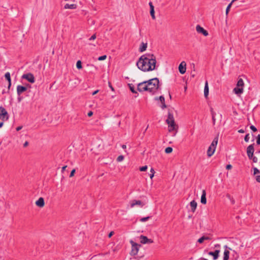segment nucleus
Listing matches in <instances>:
<instances>
[{"mask_svg": "<svg viewBox=\"0 0 260 260\" xmlns=\"http://www.w3.org/2000/svg\"><path fill=\"white\" fill-rule=\"evenodd\" d=\"M155 56L152 53H145L139 58L137 62L138 68L143 72L152 71L156 69Z\"/></svg>", "mask_w": 260, "mask_h": 260, "instance_id": "f257e3e1", "label": "nucleus"}, {"mask_svg": "<svg viewBox=\"0 0 260 260\" xmlns=\"http://www.w3.org/2000/svg\"><path fill=\"white\" fill-rule=\"evenodd\" d=\"M147 83L148 92L152 94H155L159 87V81L158 78H154L145 81Z\"/></svg>", "mask_w": 260, "mask_h": 260, "instance_id": "f03ea898", "label": "nucleus"}, {"mask_svg": "<svg viewBox=\"0 0 260 260\" xmlns=\"http://www.w3.org/2000/svg\"><path fill=\"white\" fill-rule=\"evenodd\" d=\"M166 122L168 124L169 131L170 132L175 129L176 125L175 122L174 116L173 113H171L170 111L168 112V118L166 120Z\"/></svg>", "mask_w": 260, "mask_h": 260, "instance_id": "7ed1b4c3", "label": "nucleus"}, {"mask_svg": "<svg viewBox=\"0 0 260 260\" xmlns=\"http://www.w3.org/2000/svg\"><path fill=\"white\" fill-rule=\"evenodd\" d=\"M244 85V81L242 79L239 78L236 87L234 88L233 91L236 94H241L243 92V87Z\"/></svg>", "mask_w": 260, "mask_h": 260, "instance_id": "20e7f679", "label": "nucleus"}, {"mask_svg": "<svg viewBox=\"0 0 260 260\" xmlns=\"http://www.w3.org/2000/svg\"><path fill=\"white\" fill-rule=\"evenodd\" d=\"M130 243L132 245V250L131 254L134 256L136 255V254H137L139 251V248L141 246V245L140 244L135 243L133 240L130 241Z\"/></svg>", "mask_w": 260, "mask_h": 260, "instance_id": "39448f33", "label": "nucleus"}, {"mask_svg": "<svg viewBox=\"0 0 260 260\" xmlns=\"http://www.w3.org/2000/svg\"><path fill=\"white\" fill-rule=\"evenodd\" d=\"M9 115L6 110L5 108H4L3 107L1 106L0 107V119L4 121H7L9 119Z\"/></svg>", "mask_w": 260, "mask_h": 260, "instance_id": "423d86ee", "label": "nucleus"}, {"mask_svg": "<svg viewBox=\"0 0 260 260\" xmlns=\"http://www.w3.org/2000/svg\"><path fill=\"white\" fill-rule=\"evenodd\" d=\"M254 144H252L250 145H249L247 147L246 149V152L247 154V156L248 158L250 160H252V159L254 157L253 153L254 152Z\"/></svg>", "mask_w": 260, "mask_h": 260, "instance_id": "0eeeda50", "label": "nucleus"}, {"mask_svg": "<svg viewBox=\"0 0 260 260\" xmlns=\"http://www.w3.org/2000/svg\"><path fill=\"white\" fill-rule=\"evenodd\" d=\"M21 78L25 79L31 83H34L35 82V78L34 75L30 73L24 74L22 76Z\"/></svg>", "mask_w": 260, "mask_h": 260, "instance_id": "6e6552de", "label": "nucleus"}, {"mask_svg": "<svg viewBox=\"0 0 260 260\" xmlns=\"http://www.w3.org/2000/svg\"><path fill=\"white\" fill-rule=\"evenodd\" d=\"M137 90L139 92L148 91L147 83L145 81L142 82L138 84Z\"/></svg>", "mask_w": 260, "mask_h": 260, "instance_id": "1a4fd4ad", "label": "nucleus"}, {"mask_svg": "<svg viewBox=\"0 0 260 260\" xmlns=\"http://www.w3.org/2000/svg\"><path fill=\"white\" fill-rule=\"evenodd\" d=\"M196 30L198 33L203 34L205 37L208 35V32L200 25L196 26Z\"/></svg>", "mask_w": 260, "mask_h": 260, "instance_id": "9d476101", "label": "nucleus"}, {"mask_svg": "<svg viewBox=\"0 0 260 260\" xmlns=\"http://www.w3.org/2000/svg\"><path fill=\"white\" fill-rule=\"evenodd\" d=\"M186 62L184 61H182L178 67L179 71L180 74H183L186 72Z\"/></svg>", "mask_w": 260, "mask_h": 260, "instance_id": "9b49d317", "label": "nucleus"}, {"mask_svg": "<svg viewBox=\"0 0 260 260\" xmlns=\"http://www.w3.org/2000/svg\"><path fill=\"white\" fill-rule=\"evenodd\" d=\"M27 90V87L22 85H18L17 86V93L18 96H20L22 93Z\"/></svg>", "mask_w": 260, "mask_h": 260, "instance_id": "f8f14e48", "label": "nucleus"}, {"mask_svg": "<svg viewBox=\"0 0 260 260\" xmlns=\"http://www.w3.org/2000/svg\"><path fill=\"white\" fill-rule=\"evenodd\" d=\"M224 247L225 249L223 253V260H229L230 256L229 250H231V249L230 247H228L227 245H225Z\"/></svg>", "mask_w": 260, "mask_h": 260, "instance_id": "ddd939ff", "label": "nucleus"}, {"mask_svg": "<svg viewBox=\"0 0 260 260\" xmlns=\"http://www.w3.org/2000/svg\"><path fill=\"white\" fill-rule=\"evenodd\" d=\"M220 253L219 250H215L214 251H209L208 252V255L212 256L213 260H216L219 257Z\"/></svg>", "mask_w": 260, "mask_h": 260, "instance_id": "4468645a", "label": "nucleus"}, {"mask_svg": "<svg viewBox=\"0 0 260 260\" xmlns=\"http://www.w3.org/2000/svg\"><path fill=\"white\" fill-rule=\"evenodd\" d=\"M135 205H139V206H141V207H142L144 205V204L140 200H134L131 201V207L132 208H133Z\"/></svg>", "mask_w": 260, "mask_h": 260, "instance_id": "2eb2a0df", "label": "nucleus"}, {"mask_svg": "<svg viewBox=\"0 0 260 260\" xmlns=\"http://www.w3.org/2000/svg\"><path fill=\"white\" fill-rule=\"evenodd\" d=\"M36 205L40 208H42L45 205V202L43 198L41 197L36 202Z\"/></svg>", "mask_w": 260, "mask_h": 260, "instance_id": "dca6fc26", "label": "nucleus"}, {"mask_svg": "<svg viewBox=\"0 0 260 260\" xmlns=\"http://www.w3.org/2000/svg\"><path fill=\"white\" fill-rule=\"evenodd\" d=\"M218 135L216 137H215L213 140L212 141L211 144L210 146L211 147H213V149H216V146L218 143Z\"/></svg>", "mask_w": 260, "mask_h": 260, "instance_id": "f3484780", "label": "nucleus"}, {"mask_svg": "<svg viewBox=\"0 0 260 260\" xmlns=\"http://www.w3.org/2000/svg\"><path fill=\"white\" fill-rule=\"evenodd\" d=\"M190 206L191 208V211L192 212H194L197 207V203L194 200H192L190 203Z\"/></svg>", "mask_w": 260, "mask_h": 260, "instance_id": "a211bd4d", "label": "nucleus"}, {"mask_svg": "<svg viewBox=\"0 0 260 260\" xmlns=\"http://www.w3.org/2000/svg\"><path fill=\"white\" fill-rule=\"evenodd\" d=\"M206 195V191L205 190H203L202 191V194L201 198V202L203 204H206L207 203Z\"/></svg>", "mask_w": 260, "mask_h": 260, "instance_id": "6ab92c4d", "label": "nucleus"}, {"mask_svg": "<svg viewBox=\"0 0 260 260\" xmlns=\"http://www.w3.org/2000/svg\"><path fill=\"white\" fill-rule=\"evenodd\" d=\"M147 47V43L142 42L141 44V45H140V48L139 49V52H143L145 51L146 50Z\"/></svg>", "mask_w": 260, "mask_h": 260, "instance_id": "aec40b11", "label": "nucleus"}, {"mask_svg": "<svg viewBox=\"0 0 260 260\" xmlns=\"http://www.w3.org/2000/svg\"><path fill=\"white\" fill-rule=\"evenodd\" d=\"M77 7V6L76 4H66L64 6V9H75Z\"/></svg>", "mask_w": 260, "mask_h": 260, "instance_id": "412c9836", "label": "nucleus"}, {"mask_svg": "<svg viewBox=\"0 0 260 260\" xmlns=\"http://www.w3.org/2000/svg\"><path fill=\"white\" fill-rule=\"evenodd\" d=\"M215 149H213V147H211L210 146L207 150V155L208 157H211L214 153Z\"/></svg>", "mask_w": 260, "mask_h": 260, "instance_id": "4be33fe9", "label": "nucleus"}, {"mask_svg": "<svg viewBox=\"0 0 260 260\" xmlns=\"http://www.w3.org/2000/svg\"><path fill=\"white\" fill-rule=\"evenodd\" d=\"M209 94V87L208 82L206 81L204 87V96L205 98H207Z\"/></svg>", "mask_w": 260, "mask_h": 260, "instance_id": "5701e85b", "label": "nucleus"}, {"mask_svg": "<svg viewBox=\"0 0 260 260\" xmlns=\"http://www.w3.org/2000/svg\"><path fill=\"white\" fill-rule=\"evenodd\" d=\"M140 242L142 244H146L147 240H148V238L144 235H141L140 236Z\"/></svg>", "mask_w": 260, "mask_h": 260, "instance_id": "b1692460", "label": "nucleus"}, {"mask_svg": "<svg viewBox=\"0 0 260 260\" xmlns=\"http://www.w3.org/2000/svg\"><path fill=\"white\" fill-rule=\"evenodd\" d=\"M128 85L129 89L132 92H133L134 93H137V92L135 90L134 85H133L132 84H128Z\"/></svg>", "mask_w": 260, "mask_h": 260, "instance_id": "393cba45", "label": "nucleus"}, {"mask_svg": "<svg viewBox=\"0 0 260 260\" xmlns=\"http://www.w3.org/2000/svg\"><path fill=\"white\" fill-rule=\"evenodd\" d=\"M5 77L8 82H11V75L9 72H7L5 74Z\"/></svg>", "mask_w": 260, "mask_h": 260, "instance_id": "a878e982", "label": "nucleus"}, {"mask_svg": "<svg viewBox=\"0 0 260 260\" xmlns=\"http://www.w3.org/2000/svg\"><path fill=\"white\" fill-rule=\"evenodd\" d=\"M233 256L234 260H237L239 257V254L235 250H233Z\"/></svg>", "mask_w": 260, "mask_h": 260, "instance_id": "bb28decb", "label": "nucleus"}, {"mask_svg": "<svg viewBox=\"0 0 260 260\" xmlns=\"http://www.w3.org/2000/svg\"><path fill=\"white\" fill-rule=\"evenodd\" d=\"M173 151V148L171 147H167L165 150V152L167 153V154H169V153H171Z\"/></svg>", "mask_w": 260, "mask_h": 260, "instance_id": "cd10ccee", "label": "nucleus"}, {"mask_svg": "<svg viewBox=\"0 0 260 260\" xmlns=\"http://www.w3.org/2000/svg\"><path fill=\"white\" fill-rule=\"evenodd\" d=\"M76 67L78 69H81L82 68V62L80 60H78L76 63Z\"/></svg>", "mask_w": 260, "mask_h": 260, "instance_id": "c85d7f7f", "label": "nucleus"}, {"mask_svg": "<svg viewBox=\"0 0 260 260\" xmlns=\"http://www.w3.org/2000/svg\"><path fill=\"white\" fill-rule=\"evenodd\" d=\"M155 99L156 100H157L159 99L161 104L164 103V102H165V98L162 95L160 96L158 98H155Z\"/></svg>", "mask_w": 260, "mask_h": 260, "instance_id": "c756f323", "label": "nucleus"}, {"mask_svg": "<svg viewBox=\"0 0 260 260\" xmlns=\"http://www.w3.org/2000/svg\"><path fill=\"white\" fill-rule=\"evenodd\" d=\"M150 14L152 17V18L154 20L155 19V11L154 10H150Z\"/></svg>", "mask_w": 260, "mask_h": 260, "instance_id": "7c9ffc66", "label": "nucleus"}, {"mask_svg": "<svg viewBox=\"0 0 260 260\" xmlns=\"http://www.w3.org/2000/svg\"><path fill=\"white\" fill-rule=\"evenodd\" d=\"M150 218V216H147V217L141 218L140 219V221L141 222H145V221H147Z\"/></svg>", "mask_w": 260, "mask_h": 260, "instance_id": "2f4dec72", "label": "nucleus"}, {"mask_svg": "<svg viewBox=\"0 0 260 260\" xmlns=\"http://www.w3.org/2000/svg\"><path fill=\"white\" fill-rule=\"evenodd\" d=\"M253 170L254 175L260 173V171L257 168L254 167L253 168Z\"/></svg>", "mask_w": 260, "mask_h": 260, "instance_id": "473e14b6", "label": "nucleus"}, {"mask_svg": "<svg viewBox=\"0 0 260 260\" xmlns=\"http://www.w3.org/2000/svg\"><path fill=\"white\" fill-rule=\"evenodd\" d=\"M148 167L147 166H144L140 168V171L143 172L147 170Z\"/></svg>", "mask_w": 260, "mask_h": 260, "instance_id": "72a5a7b5", "label": "nucleus"}, {"mask_svg": "<svg viewBox=\"0 0 260 260\" xmlns=\"http://www.w3.org/2000/svg\"><path fill=\"white\" fill-rule=\"evenodd\" d=\"M123 159H124V156L123 155H119L117 158V161L118 162L121 161L122 160H123Z\"/></svg>", "mask_w": 260, "mask_h": 260, "instance_id": "f704fd0d", "label": "nucleus"}, {"mask_svg": "<svg viewBox=\"0 0 260 260\" xmlns=\"http://www.w3.org/2000/svg\"><path fill=\"white\" fill-rule=\"evenodd\" d=\"M106 58H107V55H104L100 56L98 58V60H104L106 59Z\"/></svg>", "mask_w": 260, "mask_h": 260, "instance_id": "c9c22d12", "label": "nucleus"}, {"mask_svg": "<svg viewBox=\"0 0 260 260\" xmlns=\"http://www.w3.org/2000/svg\"><path fill=\"white\" fill-rule=\"evenodd\" d=\"M250 128L253 132H257V128H256L255 126H254V125H251L250 126Z\"/></svg>", "mask_w": 260, "mask_h": 260, "instance_id": "e433bc0d", "label": "nucleus"}, {"mask_svg": "<svg viewBox=\"0 0 260 260\" xmlns=\"http://www.w3.org/2000/svg\"><path fill=\"white\" fill-rule=\"evenodd\" d=\"M244 140L245 142H248L249 140V134H247L245 135L244 137Z\"/></svg>", "mask_w": 260, "mask_h": 260, "instance_id": "4c0bfd02", "label": "nucleus"}, {"mask_svg": "<svg viewBox=\"0 0 260 260\" xmlns=\"http://www.w3.org/2000/svg\"><path fill=\"white\" fill-rule=\"evenodd\" d=\"M210 112L212 115V117H215L216 113L214 111L213 109L211 108Z\"/></svg>", "mask_w": 260, "mask_h": 260, "instance_id": "58836bf2", "label": "nucleus"}, {"mask_svg": "<svg viewBox=\"0 0 260 260\" xmlns=\"http://www.w3.org/2000/svg\"><path fill=\"white\" fill-rule=\"evenodd\" d=\"M75 172H76V170L75 169L72 170V171L71 172L70 174V177H73L74 176Z\"/></svg>", "mask_w": 260, "mask_h": 260, "instance_id": "ea45409f", "label": "nucleus"}, {"mask_svg": "<svg viewBox=\"0 0 260 260\" xmlns=\"http://www.w3.org/2000/svg\"><path fill=\"white\" fill-rule=\"evenodd\" d=\"M256 144L257 145L260 144V135H258L256 138Z\"/></svg>", "mask_w": 260, "mask_h": 260, "instance_id": "a19ab883", "label": "nucleus"}, {"mask_svg": "<svg viewBox=\"0 0 260 260\" xmlns=\"http://www.w3.org/2000/svg\"><path fill=\"white\" fill-rule=\"evenodd\" d=\"M149 5L150 6V10H152V9L154 10V7L152 2H149Z\"/></svg>", "mask_w": 260, "mask_h": 260, "instance_id": "79ce46f5", "label": "nucleus"}, {"mask_svg": "<svg viewBox=\"0 0 260 260\" xmlns=\"http://www.w3.org/2000/svg\"><path fill=\"white\" fill-rule=\"evenodd\" d=\"M204 240L203 239V237H202L198 240V242H199V243H202L204 242Z\"/></svg>", "mask_w": 260, "mask_h": 260, "instance_id": "37998d69", "label": "nucleus"}, {"mask_svg": "<svg viewBox=\"0 0 260 260\" xmlns=\"http://www.w3.org/2000/svg\"><path fill=\"white\" fill-rule=\"evenodd\" d=\"M255 179H256V181L258 182V183H260V175H257L255 176Z\"/></svg>", "mask_w": 260, "mask_h": 260, "instance_id": "c03bdc74", "label": "nucleus"}, {"mask_svg": "<svg viewBox=\"0 0 260 260\" xmlns=\"http://www.w3.org/2000/svg\"><path fill=\"white\" fill-rule=\"evenodd\" d=\"M96 38V35L93 34L91 37L89 38V40H94Z\"/></svg>", "mask_w": 260, "mask_h": 260, "instance_id": "a18cd8bd", "label": "nucleus"}, {"mask_svg": "<svg viewBox=\"0 0 260 260\" xmlns=\"http://www.w3.org/2000/svg\"><path fill=\"white\" fill-rule=\"evenodd\" d=\"M253 162L256 163L258 161V159L256 156H254V157L252 159Z\"/></svg>", "mask_w": 260, "mask_h": 260, "instance_id": "49530a36", "label": "nucleus"}, {"mask_svg": "<svg viewBox=\"0 0 260 260\" xmlns=\"http://www.w3.org/2000/svg\"><path fill=\"white\" fill-rule=\"evenodd\" d=\"M232 168V166L230 164L227 165L226 166V170H230Z\"/></svg>", "mask_w": 260, "mask_h": 260, "instance_id": "de8ad7c7", "label": "nucleus"}, {"mask_svg": "<svg viewBox=\"0 0 260 260\" xmlns=\"http://www.w3.org/2000/svg\"><path fill=\"white\" fill-rule=\"evenodd\" d=\"M202 237H203V239H204V240H210V238L209 237L205 236H203Z\"/></svg>", "mask_w": 260, "mask_h": 260, "instance_id": "09e8293b", "label": "nucleus"}, {"mask_svg": "<svg viewBox=\"0 0 260 260\" xmlns=\"http://www.w3.org/2000/svg\"><path fill=\"white\" fill-rule=\"evenodd\" d=\"M114 234V232L113 231H111L109 234H108V237L111 238Z\"/></svg>", "mask_w": 260, "mask_h": 260, "instance_id": "8fccbe9b", "label": "nucleus"}, {"mask_svg": "<svg viewBox=\"0 0 260 260\" xmlns=\"http://www.w3.org/2000/svg\"><path fill=\"white\" fill-rule=\"evenodd\" d=\"M161 104H162V105H161V108L162 109H165V108H166L167 107V106H166V104H165V102H164V103H162Z\"/></svg>", "mask_w": 260, "mask_h": 260, "instance_id": "3c124183", "label": "nucleus"}, {"mask_svg": "<svg viewBox=\"0 0 260 260\" xmlns=\"http://www.w3.org/2000/svg\"><path fill=\"white\" fill-rule=\"evenodd\" d=\"M92 115H93V112H92L91 111H89L87 113V115L88 117H91Z\"/></svg>", "mask_w": 260, "mask_h": 260, "instance_id": "603ef678", "label": "nucleus"}, {"mask_svg": "<svg viewBox=\"0 0 260 260\" xmlns=\"http://www.w3.org/2000/svg\"><path fill=\"white\" fill-rule=\"evenodd\" d=\"M153 242V240L151 239H148L147 240V243H152Z\"/></svg>", "mask_w": 260, "mask_h": 260, "instance_id": "864d4df0", "label": "nucleus"}, {"mask_svg": "<svg viewBox=\"0 0 260 260\" xmlns=\"http://www.w3.org/2000/svg\"><path fill=\"white\" fill-rule=\"evenodd\" d=\"M67 166H64L62 167V168H61V172L62 173H63L65 171V170L67 168Z\"/></svg>", "mask_w": 260, "mask_h": 260, "instance_id": "5fc2aeb1", "label": "nucleus"}, {"mask_svg": "<svg viewBox=\"0 0 260 260\" xmlns=\"http://www.w3.org/2000/svg\"><path fill=\"white\" fill-rule=\"evenodd\" d=\"M212 121H213V125H215V121H216L215 117H212Z\"/></svg>", "mask_w": 260, "mask_h": 260, "instance_id": "6e6d98bb", "label": "nucleus"}, {"mask_svg": "<svg viewBox=\"0 0 260 260\" xmlns=\"http://www.w3.org/2000/svg\"><path fill=\"white\" fill-rule=\"evenodd\" d=\"M17 100H18V102H20L21 101V100H22V97L20 96V95L18 96Z\"/></svg>", "mask_w": 260, "mask_h": 260, "instance_id": "4d7b16f0", "label": "nucleus"}, {"mask_svg": "<svg viewBox=\"0 0 260 260\" xmlns=\"http://www.w3.org/2000/svg\"><path fill=\"white\" fill-rule=\"evenodd\" d=\"M238 133L243 134L245 133V131L243 129H240L238 131Z\"/></svg>", "mask_w": 260, "mask_h": 260, "instance_id": "13d9d810", "label": "nucleus"}, {"mask_svg": "<svg viewBox=\"0 0 260 260\" xmlns=\"http://www.w3.org/2000/svg\"><path fill=\"white\" fill-rule=\"evenodd\" d=\"M28 145V142L27 141L25 142V143L23 144V147H26Z\"/></svg>", "mask_w": 260, "mask_h": 260, "instance_id": "bf43d9fd", "label": "nucleus"}, {"mask_svg": "<svg viewBox=\"0 0 260 260\" xmlns=\"http://www.w3.org/2000/svg\"><path fill=\"white\" fill-rule=\"evenodd\" d=\"M109 86L111 89V90L112 91H114V88L112 87V86L111 85V84L110 82H109Z\"/></svg>", "mask_w": 260, "mask_h": 260, "instance_id": "052dcab7", "label": "nucleus"}, {"mask_svg": "<svg viewBox=\"0 0 260 260\" xmlns=\"http://www.w3.org/2000/svg\"><path fill=\"white\" fill-rule=\"evenodd\" d=\"M99 91V90H96L93 91L92 93V95L96 94Z\"/></svg>", "mask_w": 260, "mask_h": 260, "instance_id": "680f3d73", "label": "nucleus"}, {"mask_svg": "<svg viewBox=\"0 0 260 260\" xmlns=\"http://www.w3.org/2000/svg\"><path fill=\"white\" fill-rule=\"evenodd\" d=\"M24 86L27 87V88L31 87V85L30 84H29L28 83H26Z\"/></svg>", "mask_w": 260, "mask_h": 260, "instance_id": "e2e57ef3", "label": "nucleus"}, {"mask_svg": "<svg viewBox=\"0 0 260 260\" xmlns=\"http://www.w3.org/2000/svg\"><path fill=\"white\" fill-rule=\"evenodd\" d=\"M154 174H153V173L149 174V176H150L151 179H152V178L154 176Z\"/></svg>", "mask_w": 260, "mask_h": 260, "instance_id": "0e129e2a", "label": "nucleus"}, {"mask_svg": "<svg viewBox=\"0 0 260 260\" xmlns=\"http://www.w3.org/2000/svg\"><path fill=\"white\" fill-rule=\"evenodd\" d=\"M21 128H22V126H18V127L16 128V131H20Z\"/></svg>", "mask_w": 260, "mask_h": 260, "instance_id": "69168bd1", "label": "nucleus"}, {"mask_svg": "<svg viewBox=\"0 0 260 260\" xmlns=\"http://www.w3.org/2000/svg\"><path fill=\"white\" fill-rule=\"evenodd\" d=\"M153 173V174H154L155 173V171H154V169L153 168H151V170H150V173Z\"/></svg>", "mask_w": 260, "mask_h": 260, "instance_id": "338daca9", "label": "nucleus"}, {"mask_svg": "<svg viewBox=\"0 0 260 260\" xmlns=\"http://www.w3.org/2000/svg\"><path fill=\"white\" fill-rule=\"evenodd\" d=\"M199 260H208V259L206 258H203V257H201L200 258Z\"/></svg>", "mask_w": 260, "mask_h": 260, "instance_id": "774afa93", "label": "nucleus"}]
</instances>
